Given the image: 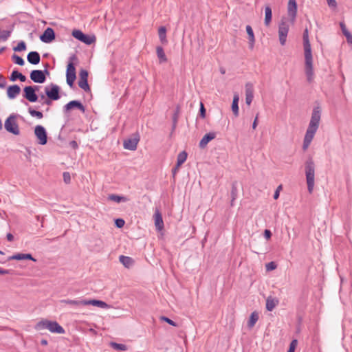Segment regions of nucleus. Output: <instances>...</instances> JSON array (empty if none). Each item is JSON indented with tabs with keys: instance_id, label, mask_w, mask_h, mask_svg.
Wrapping results in <instances>:
<instances>
[{
	"instance_id": "nucleus-45",
	"label": "nucleus",
	"mask_w": 352,
	"mask_h": 352,
	"mask_svg": "<svg viewBox=\"0 0 352 352\" xmlns=\"http://www.w3.org/2000/svg\"><path fill=\"white\" fill-rule=\"evenodd\" d=\"M160 320L162 321H164V322L168 323L169 324H170L172 326L177 327L176 322H175L173 320H170V318H168L166 316H161Z\"/></svg>"
},
{
	"instance_id": "nucleus-6",
	"label": "nucleus",
	"mask_w": 352,
	"mask_h": 352,
	"mask_svg": "<svg viewBox=\"0 0 352 352\" xmlns=\"http://www.w3.org/2000/svg\"><path fill=\"white\" fill-rule=\"evenodd\" d=\"M289 25L286 19L283 18L278 25V37L280 43L284 45L286 43Z\"/></svg>"
},
{
	"instance_id": "nucleus-46",
	"label": "nucleus",
	"mask_w": 352,
	"mask_h": 352,
	"mask_svg": "<svg viewBox=\"0 0 352 352\" xmlns=\"http://www.w3.org/2000/svg\"><path fill=\"white\" fill-rule=\"evenodd\" d=\"M199 116L202 118H204L206 117V109L202 102H201L200 104Z\"/></svg>"
},
{
	"instance_id": "nucleus-43",
	"label": "nucleus",
	"mask_w": 352,
	"mask_h": 352,
	"mask_svg": "<svg viewBox=\"0 0 352 352\" xmlns=\"http://www.w3.org/2000/svg\"><path fill=\"white\" fill-rule=\"evenodd\" d=\"M9 261L11 260H24V254L19 253L14 254L8 258Z\"/></svg>"
},
{
	"instance_id": "nucleus-52",
	"label": "nucleus",
	"mask_w": 352,
	"mask_h": 352,
	"mask_svg": "<svg viewBox=\"0 0 352 352\" xmlns=\"http://www.w3.org/2000/svg\"><path fill=\"white\" fill-rule=\"evenodd\" d=\"M264 236L267 240H269L272 236V232L270 230H265L264 232Z\"/></svg>"
},
{
	"instance_id": "nucleus-15",
	"label": "nucleus",
	"mask_w": 352,
	"mask_h": 352,
	"mask_svg": "<svg viewBox=\"0 0 352 352\" xmlns=\"http://www.w3.org/2000/svg\"><path fill=\"white\" fill-rule=\"evenodd\" d=\"M55 38L54 31L51 28H47L43 34L40 36V39L42 42L45 43H51Z\"/></svg>"
},
{
	"instance_id": "nucleus-32",
	"label": "nucleus",
	"mask_w": 352,
	"mask_h": 352,
	"mask_svg": "<svg viewBox=\"0 0 352 352\" xmlns=\"http://www.w3.org/2000/svg\"><path fill=\"white\" fill-rule=\"evenodd\" d=\"M109 199L116 201L117 203L126 202L129 200L128 198L126 197L120 196V195H113V194L110 195L109 196Z\"/></svg>"
},
{
	"instance_id": "nucleus-24",
	"label": "nucleus",
	"mask_w": 352,
	"mask_h": 352,
	"mask_svg": "<svg viewBox=\"0 0 352 352\" xmlns=\"http://www.w3.org/2000/svg\"><path fill=\"white\" fill-rule=\"evenodd\" d=\"M17 79H19L21 82H25L26 77L17 70H14L10 76V80L14 82Z\"/></svg>"
},
{
	"instance_id": "nucleus-10",
	"label": "nucleus",
	"mask_w": 352,
	"mask_h": 352,
	"mask_svg": "<svg viewBox=\"0 0 352 352\" xmlns=\"http://www.w3.org/2000/svg\"><path fill=\"white\" fill-rule=\"evenodd\" d=\"M72 36L80 41L81 42L87 44V45H91L93 43L95 42V37L94 36H90L88 35L85 34L82 31L79 30H74L72 32Z\"/></svg>"
},
{
	"instance_id": "nucleus-62",
	"label": "nucleus",
	"mask_w": 352,
	"mask_h": 352,
	"mask_svg": "<svg viewBox=\"0 0 352 352\" xmlns=\"http://www.w3.org/2000/svg\"><path fill=\"white\" fill-rule=\"evenodd\" d=\"M41 343L44 346H46L48 344L47 340L45 339L41 340Z\"/></svg>"
},
{
	"instance_id": "nucleus-19",
	"label": "nucleus",
	"mask_w": 352,
	"mask_h": 352,
	"mask_svg": "<svg viewBox=\"0 0 352 352\" xmlns=\"http://www.w3.org/2000/svg\"><path fill=\"white\" fill-rule=\"evenodd\" d=\"M21 92V88L17 85H10L7 89V96L10 99L15 98Z\"/></svg>"
},
{
	"instance_id": "nucleus-49",
	"label": "nucleus",
	"mask_w": 352,
	"mask_h": 352,
	"mask_svg": "<svg viewBox=\"0 0 352 352\" xmlns=\"http://www.w3.org/2000/svg\"><path fill=\"white\" fill-rule=\"evenodd\" d=\"M63 179H64V181L65 183L68 184L70 182V180H71V177H70V175L69 173H63Z\"/></svg>"
},
{
	"instance_id": "nucleus-60",
	"label": "nucleus",
	"mask_w": 352,
	"mask_h": 352,
	"mask_svg": "<svg viewBox=\"0 0 352 352\" xmlns=\"http://www.w3.org/2000/svg\"><path fill=\"white\" fill-rule=\"evenodd\" d=\"M6 85V80H3V81H0V88H1V89L5 88Z\"/></svg>"
},
{
	"instance_id": "nucleus-20",
	"label": "nucleus",
	"mask_w": 352,
	"mask_h": 352,
	"mask_svg": "<svg viewBox=\"0 0 352 352\" xmlns=\"http://www.w3.org/2000/svg\"><path fill=\"white\" fill-rule=\"evenodd\" d=\"M216 138L215 132H210L204 135L199 142V147L201 148H205L209 142L214 140Z\"/></svg>"
},
{
	"instance_id": "nucleus-23",
	"label": "nucleus",
	"mask_w": 352,
	"mask_h": 352,
	"mask_svg": "<svg viewBox=\"0 0 352 352\" xmlns=\"http://www.w3.org/2000/svg\"><path fill=\"white\" fill-rule=\"evenodd\" d=\"M246 32L248 34V39H249V46L250 49H252L254 47V42H255V38L253 30L250 25L246 26Z\"/></svg>"
},
{
	"instance_id": "nucleus-13",
	"label": "nucleus",
	"mask_w": 352,
	"mask_h": 352,
	"mask_svg": "<svg viewBox=\"0 0 352 352\" xmlns=\"http://www.w3.org/2000/svg\"><path fill=\"white\" fill-rule=\"evenodd\" d=\"M45 73L49 74V72L47 69L45 70H32L30 73V79L36 83H43L45 80Z\"/></svg>"
},
{
	"instance_id": "nucleus-39",
	"label": "nucleus",
	"mask_w": 352,
	"mask_h": 352,
	"mask_svg": "<svg viewBox=\"0 0 352 352\" xmlns=\"http://www.w3.org/2000/svg\"><path fill=\"white\" fill-rule=\"evenodd\" d=\"M12 58L14 60V62L19 65L22 66L25 63L24 60L21 57L16 55V54H14L12 55Z\"/></svg>"
},
{
	"instance_id": "nucleus-53",
	"label": "nucleus",
	"mask_w": 352,
	"mask_h": 352,
	"mask_svg": "<svg viewBox=\"0 0 352 352\" xmlns=\"http://www.w3.org/2000/svg\"><path fill=\"white\" fill-rule=\"evenodd\" d=\"M340 28H341L342 32L344 35H345L346 33H349V32L346 29V26H345L344 23H340Z\"/></svg>"
},
{
	"instance_id": "nucleus-64",
	"label": "nucleus",
	"mask_w": 352,
	"mask_h": 352,
	"mask_svg": "<svg viewBox=\"0 0 352 352\" xmlns=\"http://www.w3.org/2000/svg\"><path fill=\"white\" fill-rule=\"evenodd\" d=\"M40 98H41V99H45V95H44V94H41V95H40Z\"/></svg>"
},
{
	"instance_id": "nucleus-63",
	"label": "nucleus",
	"mask_w": 352,
	"mask_h": 352,
	"mask_svg": "<svg viewBox=\"0 0 352 352\" xmlns=\"http://www.w3.org/2000/svg\"><path fill=\"white\" fill-rule=\"evenodd\" d=\"M6 50L5 47L0 48V54H1Z\"/></svg>"
},
{
	"instance_id": "nucleus-1",
	"label": "nucleus",
	"mask_w": 352,
	"mask_h": 352,
	"mask_svg": "<svg viewBox=\"0 0 352 352\" xmlns=\"http://www.w3.org/2000/svg\"><path fill=\"white\" fill-rule=\"evenodd\" d=\"M303 45L305 50V69L307 79L309 82H311L314 80V73L313 68V58L311 53V45L309 40L308 30L305 29L303 32Z\"/></svg>"
},
{
	"instance_id": "nucleus-48",
	"label": "nucleus",
	"mask_w": 352,
	"mask_h": 352,
	"mask_svg": "<svg viewBox=\"0 0 352 352\" xmlns=\"http://www.w3.org/2000/svg\"><path fill=\"white\" fill-rule=\"evenodd\" d=\"M116 225L118 228H121L124 226V221L122 219H118L116 221Z\"/></svg>"
},
{
	"instance_id": "nucleus-41",
	"label": "nucleus",
	"mask_w": 352,
	"mask_h": 352,
	"mask_svg": "<svg viewBox=\"0 0 352 352\" xmlns=\"http://www.w3.org/2000/svg\"><path fill=\"white\" fill-rule=\"evenodd\" d=\"M11 34V31L10 30H3L0 34L1 40L6 41L10 37Z\"/></svg>"
},
{
	"instance_id": "nucleus-4",
	"label": "nucleus",
	"mask_w": 352,
	"mask_h": 352,
	"mask_svg": "<svg viewBox=\"0 0 352 352\" xmlns=\"http://www.w3.org/2000/svg\"><path fill=\"white\" fill-rule=\"evenodd\" d=\"M305 175L309 192L311 193L314 186L315 167L312 160H309L305 163Z\"/></svg>"
},
{
	"instance_id": "nucleus-55",
	"label": "nucleus",
	"mask_w": 352,
	"mask_h": 352,
	"mask_svg": "<svg viewBox=\"0 0 352 352\" xmlns=\"http://www.w3.org/2000/svg\"><path fill=\"white\" fill-rule=\"evenodd\" d=\"M24 259H28L33 261H36V259L33 258L30 254H24Z\"/></svg>"
},
{
	"instance_id": "nucleus-58",
	"label": "nucleus",
	"mask_w": 352,
	"mask_h": 352,
	"mask_svg": "<svg viewBox=\"0 0 352 352\" xmlns=\"http://www.w3.org/2000/svg\"><path fill=\"white\" fill-rule=\"evenodd\" d=\"M6 238L9 241H12L14 239V236L11 233L7 234Z\"/></svg>"
},
{
	"instance_id": "nucleus-22",
	"label": "nucleus",
	"mask_w": 352,
	"mask_h": 352,
	"mask_svg": "<svg viewBox=\"0 0 352 352\" xmlns=\"http://www.w3.org/2000/svg\"><path fill=\"white\" fill-rule=\"evenodd\" d=\"M155 224L157 230H161L164 227V222L162 214L157 210L154 214Z\"/></svg>"
},
{
	"instance_id": "nucleus-36",
	"label": "nucleus",
	"mask_w": 352,
	"mask_h": 352,
	"mask_svg": "<svg viewBox=\"0 0 352 352\" xmlns=\"http://www.w3.org/2000/svg\"><path fill=\"white\" fill-rule=\"evenodd\" d=\"M120 261L125 266L129 267L132 264V259L129 256H120Z\"/></svg>"
},
{
	"instance_id": "nucleus-3",
	"label": "nucleus",
	"mask_w": 352,
	"mask_h": 352,
	"mask_svg": "<svg viewBox=\"0 0 352 352\" xmlns=\"http://www.w3.org/2000/svg\"><path fill=\"white\" fill-rule=\"evenodd\" d=\"M34 329L36 331L47 329L54 333H65V329L57 322L47 319H43L38 322L34 326Z\"/></svg>"
},
{
	"instance_id": "nucleus-42",
	"label": "nucleus",
	"mask_w": 352,
	"mask_h": 352,
	"mask_svg": "<svg viewBox=\"0 0 352 352\" xmlns=\"http://www.w3.org/2000/svg\"><path fill=\"white\" fill-rule=\"evenodd\" d=\"M297 345L298 340L296 339L293 340L289 344V347L287 352H294Z\"/></svg>"
},
{
	"instance_id": "nucleus-17",
	"label": "nucleus",
	"mask_w": 352,
	"mask_h": 352,
	"mask_svg": "<svg viewBox=\"0 0 352 352\" xmlns=\"http://www.w3.org/2000/svg\"><path fill=\"white\" fill-rule=\"evenodd\" d=\"M93 305L96 306L102 309H109L111 306L104 301L100 300H84V306Z\"/></svg>"
},
{
	"instance_id": "nucleus-2",
	"label": "nucleus",
	"mask_w": 352,
	"mask_h": 352,
	"mask_svg": "<svg viewBox=\"0 0 352 352\" xmlns=\"http://www.w3.org/2000/svg\"><path fill=\"white\" fill-rule=\"evenodd\" d=\"M320 120V111L318 107L314 108L312 113L311 120L307 129L304 141H303V149L306 150L310 145L315 133H316Z\"/></svg>"
},
{
	"instance_id": "nucleus-11",
	"label": "nucleus",
	"mask_w": 352,
	"mask_h": 352,
	"mask_svg": "<svg viewBox=\"0 0 352 352\" xmlns=\"http://www.w3.org/2000/svg\"><path fill=\"white\" fill-rule=\"evenodd\" d=\"M60 87L55 85L51 84L50 87L45 88V93L49 99L52 100H57L60 98L59 95Z\"/></svg>"
},
{
	"instance_id": "nucleus-9",
	"label": "nucleus",
	"mask_w": 352,
	"mask_h": 352,
	"mask_svg": "<svg viewBox=\"0 0 352 352\" xmlns=\"http://www.w3.org/2000/svg\"><path fill=\"white\" fill-rule=\"evenodd\" d=\"M37 90H38V86H27L23 89V97L30 102H35L38 98L36 94Z\"/></svg>"
},
{
	"instance_id": "nucleus-27",
	"label": "nucleus",
	"mask_w": 352,
	"mask_h": 352,
	"mask_svg": "<svg viewBox=\"0 0 352 352\" xmlns=\"http://www.w3.org/2000/svg\"><path fill=\"white\" fill-rule=\"evenodd\" d=\"M272 9L269 6L265 7V21L264 23L266 26H269L272 21Z\"/></svg>"
},
{
	"instance_id": "nucleus-44",
	"label": "nucleus",
	"mask_w": 352,
	"mask_h": 352,
	"mask_svg": "<svg viewBox=\"0 0 352 352\" xmlns=\"http://www.w3.org/2000/svg\"><path fill=\"white\" fill-rule=\"evenodd\" d=\"M276 267H277L276 264L273 261L267 263L265 265V268H266L267 271L274 270L276 268Z\"/></svg>"
},
{
	"instance_id": "nucleus-33",
	"label": "nucleus",
	"mask_w": 352,
	"mask_h": 352,
	"mask_svg": "<svg viewBox=\"0 0 352 352\" xmlns=\"http://www.w3.org/2000/svg\"><path fill=\"white\" fill-rule=\"evenodd\" d=\"M258 320V314L256 312H252L250 315L249 321L248 322V326L250 328L253 327Z\"/></svg>"
},
{
	"instance_id": "nucleus-30",
	"label": "nucleus",
	"mask_w": 352,
	"mask_h": 352,
	"mask_svg": "<svg viewBox=\"0 0 352 352\" xmlns=\"http://www.w3.org/2000/svg\"><path fill=\"white\" fill-rule=\"evenodd\" d=\"M158 34L160 41L163 44L167 43L168 41L166 39V29L165 27L162 26L159 28Z\"/></svg>"
},
{
	"instance_id": "nucleus-29",
	"label": "nucleus",
	"mask_w": 352,
	"mask_h": 352,
	"mask_svg": "<svg viewBox=\"0 0 352 352\" xmlns=\"http://www.w3.org/2000/svg\"><path fill=\"white\" fill-rule=\"evenodd\" d=\"M156 53L160 63L167 61V58L164 53V49L161 46H157L156 47Z\"/></svg>"
},
{
	"instance_id": "nucleus-18",
	"label": "nucleus",
	"mask_w": 352,
	"mask_h": 352,
	"mask_svg": "<svg viewBox=\"0 0 352 352\" xmlns=\"http://www.w3.org/2000/svg\"><path fill=\"white\" fill-rule=\"evenodd\" d=\"M254 98V88L250 82L245 85V102L248 105H250Z\"/></svg>"
},
{
	"instance_id": "nucleus-54",
	"label": "nucleus",
	"mask_w": 352,
	"mask_h": 352,
	"mask_svg": "<svg viewBox=\"0 0 352 352\" xmlns=\"http://www.w3.org/2000/svg\"><path fill=\"white\" fill-rule=\"evenodd\" d=\"M258 113L256 114L255 119L252 123V129H255L258 124Z\"/></svg>"
},
{
	"instance_id": "nucleus-61",
	"label": "nucleus",
	"mask_w": 352,
	"mask_h": 352,
	"mask_svg": "<svg viewBox=\"0 0 352 352\" xmlns=\"http://www.w3.org/2000/svg\"><path fill=\"white\" fill-rule=\"evenodd\" d=\"M43 104H45L47 105H51L52 104V100L51 99H45Z\"/></svg>"
},
{
	"instance_id": "nucleus-47",
	"label": "nucleus",
	"mask_w": 352,
	"mask_h": 352,
	"mask_svg": "<svg viewBox=\"0 0 352 352\" xmlns=\"http://www.w3.org/2000/svg\"><path fill=\"white\" fill-rule=\"evenodd\" d=\"M88 72L85 69H81L79 73V78L87 79Z\"/></svg>"
},
{
	"instance_id": "nucleus-28",
	"label": "nucleus",
	"mask_w": 352,
	"mask_h": 352,
	"mask_svg": "<svg viewBox=\"0 0 352 352\" xmlns=\"http://www.w3.org/2000/svg\"><path fill=\"white\" fill-rule=\"evenodd\" d=\"M239 96L237 94H235L233 97L232 104V111L235 116H239Z\"/></svg>"
},
{
	"instance_id": "nucleus-14",
	"label": "nucleus",
	"mask_w": 352,
	"mask_h": 352,
	"mask_svg": "<svg viewBox=\"0 0 352 352\" xmlns=\"http://www.w3.org/2000/svg\"><path fill=\"white\" fill-rule=\"evenodd\" d=\"M287 14L290 18L291 23L295 21L297 14V3L296 0H289L287 4Z\"/></svg>"
},
{
	"instance_id": "nucleus-34",
	"label": "nucleus",
	"mask_w": 352,
	"mask_h": 352,
	"mask_svg": "<svg viewBox=\"0 0 352 352\" xmlns=\"http://www.w3.org/2000/svg\"><path fill=\"white\" fill-rule=\"evenodd\" d=\"M238 194V189H237V184L236 182H233L232 184V189H231V205H233L234 201L236 199Z\"/></svg>"
},
{
	"instance_id": "nucleus-35",
	"label": "nucleus",
	"mask_w": 352,
	"mask_h": 352,
	"mask_svg": "<svg viewBox=\"0 0 352 352\" xmlns=\"http://www.w3.org/2000/svg\"><path fill=\"white\" fill-rule=\"evenodd\" d=\"M78 83V86L85 91H90V87L89 86L87 79L79 78Z\"/></svg>"
},
{
	"instance_id": "nucleus-5",
	"label": "nucleus",
	"mask_w": 352,
	"mask_h": 352,
	"mask_svg": "<svg viewBox=\"0 0 352 352\" xmlns=\"http://www.w3.org/2000/svg\"><path fill=\"white\" fill-rule=\"evenodd\" d=\"M76 59V56L75 55H73L69 58V62L67 67V72H66V80L67 83L70 87H72L74 85V82L76 80V69L74 67V65L73 63V60Z\"/></svg>"
},
{
	"instance_id": "nucleus-7",
	"label": "nucleus",
	"mask_w": 352,
	"mask_h": 352,
	"mask_svg": "<svg viewBox=\"0 0 352 352\" xmlns=\"http://www.w3.org/2000/svg\"><path fill=\"white\" fill-rule=\"evenodd\" d=\"M4 126L6 131L14 135H19L20 133L19 128L16 120V116L14 115L10 116L6 119Z\"/></svg>"
},
{
	"instance_id": "nucleus-16",
	"label": "nucleus",
	"mask_w": 352,
	"mask_h": 352,
	"mask_svg": "<svg viewBox=\"0 0 352 352\" xmlns=\"http://www.w3.org/2000/svg\"><path fill=\"white\" fill-rule=\"evenodd\" d=\"M74 108H77L82 113L85 111V108L82 104L78 100H72L64 106V111H68Z\"/></svg>"
},
{
	"instance_id": "nucleus-21",
	"label": "nucleus",
	"mask_w": 352,
	"mask_h": 352,
	"mask_svg": "<svg viewBox=\"0 0 352 352\" xmlns=\"http://www.w3.org/2000/svg\"><path fill=\"white\" fill-rule=\"evenodd\" d=\"M27 59L30 63L37 65L41 60L40 54L37 52H30L28 54Z\"/></svg>"
},
{
	"instance_id": "nucleus-59",
	"label": "nucleus",
	"mask_w": 352,
	"mask_h": 352,
	"mask_svg": "<svg viewBox=\"0 0 352 352\" xmlns=\"http://www.w3.org/2000/svg\"><path fill=\"white\" fill-rule=\"evenodd\" d=\"M180 167H177V164H176L175 167L173 168L172 170V173H173V176L175 175V174L177 173V172L178 171V170L179 169Z\"/></svg>"
},
{
	"instance_id": "nucleus-51",
	"label": "nucleus",
	"mask_w": 352,
	"mask_h": 352,
	"mask_svg": "<svg viewBox=\"0 0 352 352\" xmlns=\"http://www.w3.org/2000/svg\"><path fill=\"white\" fill-rule=\"evenodd\" d=\"M327 4L330 8H336L337 3L336 0H327Z\"/></svg>"
},
{
	"instance_id": "nucleus-26",
	"label": "nucleus",
	"mask_w": 352,
	"mask_h": 352,
	"mask_svg": "<svg viewBox=\"0 0 352 352\" xmlns=\"http://www.w3.org/2000/svg\"><path fill=\"white\" fill-rule=\"evenodd\" d=\"M278 300L276 298L268 297L266 300V309L268 311H272L278 305Z\"/></svg>"
},
{
	"instance_id": "nucleus-56",
	"label": "nucleus",
	"mask_w": 352,
	"mask_h": 352,
	"mask_svg": "<svg viewBox=\"0 0 352 352\" xmlns=\"http://www.w3.org/2000/svg\"><path fill=\"white\" fill-rule=\"evenodd\" d=\"M10 270H4L2 268H0V274L4 275V274H10Z\"/></svg>"
},
{
	"instance_id": "nucleus-50",
	"label": "nucleus",
	"mask_w": 352,
	"mask_h": 352,
	"mask_svg": "<svg viewBox=\"0 0 352 352\" xmlns=\"http://www.w3.org/2000/svg\"><path fill=\"white\" fill-rule=\"evenodd\" d=\"M282 189V186L280 185L277 187L274 194V199H277L279 197V192H280V190Z\"/></svg>"
},
{
	"instance_id": "nucleus-8",
	"label": "nucleus",
	"mask_w": 352,
	"mask_h": 352,
	"mask_svg": "<svg viewBox=\"0 0 352 352\" xmlns=\"http://www.w3.org/2000/svg\"><path fill=\"white\" fill-rule=\"evenodd\" d=\"M34 135L36 138L38 144L45 145L47 142V134L44 126L36 125L34 128Z\"/></svg>"
},
{
	"instance_id": "nucleus-25",
	"label": "nucleus",
	"mask_w": 352,
	"mask_h": 352,
	"mask_svg": "<svg viewBox=\"0 0 352 352\" xmlns=\"http://www.w3.org/2000/svg\"><path fill=\"white\" fill-rule=\"evenodd\" d=\"M61 303H65V304H67V305H70L72 306H74V307H81V306H84V300H69V299H65V300H62L60 301Z\"/></svg>"
},
{
	"instance_id": "nucleus-37",
	"label": "nucleus",
	"mask_w": 352,
	"mask_h": 352,
	"mask_svg": "<svg viewBox=\"0 0 352 352\" xmlns=\"http://www.w3.org/2000/svg\"><path fill=\"white\" fill-rule=\"evenodd\" d=\"M28 112L32 116V117H36L38 119H41L43 118V113L41 112V111H36L33 109H32L31 107H30L28 109Z\"/></svg>"
},
{
	"instance_id": "nucleus-57",
	"label": "nucleus",
	"mask_w": 352,
	"mask_h": 352,
	"mask_svg": "<svg viewBox=\"0 0 352 352\" xmlns=\"http://www.w3.org/2000/svg\"><path fill=\"white\" fill-rule=\"evenodd\" d=\"M70 146L73 148H76L78 147V144L76 141L73 140V141H71L70 143H69Z\"/></svg>"
},
{
	"instance_id": "nucleus-12",
	"label": "nucleus",
	"mask_w": 352,
	"mask_h": 352,
	"mask_svg": "<svg viewBox=\"0 0 352 352\" xmlns=\"http://www.w3.org/2000/svg\"><path fill=\"white\" fill-rule=\"evenodd\" d=\"M139 141L140 135L138 133L133 134L131 138L124 141L123 146L125 149L135 151L137 148Z\"/></svg>"
},
{
	"instance_id": "nucleus-31",
	"label": "nucleus",
	"mask_w": 352,
	"mask_h": 352,
	"mask_svg": "<svg viewBox=\"0 0 352 352\" xmlns=\"http://www.w3.org/2000/svg\"><path fill=\"white\" fill-rule=\"evenodd\" d=\"M186 159L187 153L186 151L179 153L177 158V167H180L186 162Z\"/></svg>"
},
{
	"instance_id": "nucleus-40",
	"label": "nucleus",
	"mask_w": 352,
	"mask_h": 352,
	"mask_svg": "<svg viewBox=\"0 0 352 352\" xmlns=\"http://www.w3.org/2000/svg\"><path fill=\"white\" fill-rule=\"evenodd\" d=\"M26 49V45L24 41H20L18 45L13 48L15 52H21Z\"/></svg>"
},
{
	"instance_id": "nucleus-38",
	"label": "nucleus",
	"mask_w": 352,
	"mask_h": 352,
	"mask_svg": "<svg viewBox=\"0 0 352 352\" xmlns=\"http://www.w3.org/2000/svg\"><path fill=\"white\" fill-rule=\"evenodd\" d=\"M110 345L113 347V349L118 351H125L126 350V346L122 344H118L116 342H111Z\"/></svg>"
}]
</instances>
